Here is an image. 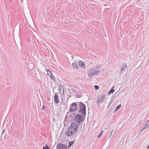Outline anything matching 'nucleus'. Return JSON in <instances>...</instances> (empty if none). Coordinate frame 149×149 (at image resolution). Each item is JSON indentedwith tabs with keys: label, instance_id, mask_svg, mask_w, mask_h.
I'll use <instances>...</instances> for the list:
<instances>
[{
	"label": "nucleus",
	"instance_id": "obj_1",
	"mask_svg": "<svg viewBox=\"0 0 149 149\" xmlns=\"http://www.w3.org/2000/svg\"><path fill=\"white\" fill-rule=\"evenodd\" d=\"M79 125V124H77L75 122L72 123L65 132L66 135L67 136H71L74 134L77 131Z\"/></svg>",
	"mask_w": 149,
	"mask_h": 149
},
{
	"label": "nucleus",
	"instance_id": "obj_2",
	"mask_svg": "<svg viewBox=\"0 0 149 149\" xmlns=\"http://www.w3.org/2000/svg\"><path fill=\"white\" fill-rule=\"evenodd\" d=\"M73 114L74 116V121L75 122V123H78V124L84 121L86 115L82 114H77L74 113Z\"/></svg>",
	"mask_w": 149,
	"mask_h": 149
},
{
	"label": "nucleus",
	"instance_id": "obj_3",
	"mask_svg": "<svg viewBox=\"0 0 149 149\" xmlns=\"http://www.w3.org/2000/svg\"><path fill=\"white\" fill-rule=\"evenodd\" d=\"M77 104L78 105L79 108L78 113L86 115V105L81 102H77Z\"/></svg>",
	"mask_w": 149,
	"mask_h": 149
},
{
	"label": "nucleus",
	"instance_id": "obj_4",
	"mask_svg": "<svg viewBox=\"0 0 149 149\" xmlns=\"http://www.w3.org/2000/svg\"><path fill=\"white\" fill-rule=\"evenodd\" d=\"M100 70H96L95 68H90L88 71V74L90 78L92 77L93 75L97 74L100 72Z\"/></svg>",
	"mask_w": 149,
	"mask_h": 149
},
{
	"label": "nucleus",
	"instance_id": "obj_5",
	"mask_svg": "<svg viewBox=\"0 0 149 149\" xmlns=\"http://www.w3.org/2000/svg\"><path fill=\"white\" fill-rule=\"evenodd\" d=\"M106 101V96L105 94H101L97 96L96 99V103L99 105Z\"/></svg>",
	"mask_w": 149,
	"mask_h": 149
},
{
	"label": "nucleus",
	"instance_id": "obj_6",
	"mask_svg": "<svg viewBox=\"0 0 149 149\" xmlns=\"http://www.w3.org/2000/svg\"><path fill=\"white\" fill-rule=\"evenodd\" d=\"M77 108V106L75 102H73L70 105V108L69 111L70 112H74L75 111Z\"/></svg>",
	"mask_w": 149,
	"mask_h": 149
},
{
	"label": "nucleus",
	"instance_id": "obj_7",
	"mask_svg": "<svg viewBox=\"0 0 149 149\" xmlns=\"http://www.w3.org/2000/svg\"><path fill=\"white\" fill-rule=\"evenodd\" d=\"M127 67V65L125 63H123L120 67V74L123 75L125 72L126 68Z\"/></svg>",
	"mask_w": 149,
	"mask_h": 149
},
{
	"label": "nucleus",
	"instance_id": "obj_8",
	"mask_svg": "<svg viewBox=\"0 0 149 149\" xmlns=\"http://www.w3.org/2000/svg\"><path fill=\"white\" fill-rule=\"evenodd\" d=\"M67 145L59 143L57 144L56 149H67Z\"/></svg>",
	"mask_w": 149,
	"mask_h": 149
},
{
	"label": "nucleus",
	"instance_id": "obj_9",
	"mask_svg": "<svg viewBox=\"0 0 149 149\" xmlns=\"http://www.w3.org/2000/svg\"><path fill=\"white\" fill-rule=\"evenodd\" d=\"M47 74L49 76V77H50L53 80H55V78L53 76V74L51 70L49 69H47Z\"/></svg>",
	"mask_w": 149,
	"mask_h": 149
},
{
	"label": "nucleus",
	"instance_id": "obj_10",
	"mask_svg": "<svg viewBox=\"0 0 149 149\" xmlns=\"http://www.w3.org/2000/svg\"><path fill=\"white\" fill-rule=\"evenodd\" d=\"M54 100L56 104L59 103V101L58 98V96L57 95L55 94L54 95Z\"/></svg>",
	"mask_w": 149,
	"mask_h": 149
},
{
	"label": "nucleus",
	"instance_id": "obj_11",
	"mask_svg": "<svg viewBox=\"0 0 149 149\" xmlns=\"http://www.w3.org/2000/svg\"><path fill=\"white\" fill-rule=\"evenodd\" d=\"M78 65L79 66L83 68H85L86 67L85 64H84V62L82 61H80L79 62Z\"/></svg>",
	"mask_w": 149,
	"mask_h": 149
},
{
	"label": "nucleus",
	"instance_id": "obj_12",
	"mask_svg": "<svg viewBox=\"0 0 149 149\" xmlns=\"http://www.w3.org/2000/svg\"><path fill=\"white\" fill-rule=\"evenodd\" d=\"M149 121H147L146 123V124L144 126L143 128L142 129L141 131H142L144 129H146L149 126Z\"/></svg>",
	"mask_w": 149,
	"mask_h": 149
},
{
	"label": "nucleus",
	"instance_id": "obj_13",
	"mask_svg": "<svg viewBox=\"0 0 149 149\" xmlns=\"http://www.w3.org/2000/svg\"><path fill=\"white\" fill-rule=\"evenodd\" d=\"M72 65L73 67L74 68V69H77L78 68V66L76 63H72Z\"/></svg>",
	"mask_w": 149,
	"mask_h": 149
},
{
	"label": "nucleus",
	"instance_id": "obj_14",
	"mask_svg": "<svg viewBox=\"0 0 149 149\" xmlns=\"http://www.w3.org/2000/svg\"><path fill=\"white\" fill-rule=\"evenodd\" d=\"M121 107V105L119 104L115 108L114 112L116 111H117L118 109H119Z\"/></svg>",
	"mask_w": 149,
	"mask_h": 149
},
{
	"label": "nucleus",
	"instance_id": "obj_15",
	"mask_svg": "<svg viewBox=\"0 0 149 149\" xmlns=\"http://www.w3.org/2000/svg\"><path fill=\"white\" fill-rule=\"evenodd\" d=\"M113 87H113V88L109 91V95H110L111 93H113L114 92L115 90L113 88Z\"/></svg>",
	"mask_w": 149,
	"mask_h": 149
},
{
	"label": "nucleus",
	"instance_id": "obj_16",
	"mask_svg": "<svg viewBox=\"0 0 149 149\" xmlns=\"http://www.w3.org/2000/svg\"><path fill=\"white\" fill-rule=\"evenodd\" d=\"M74 143V141H71L69 142V146L68 147V148H69Z\"/></svg>",
	"mask_w": 149,
	"mask_h": 149
},
{
	"label": "nucleus",
	"instance_id": "obj_17",
	"mask_svg": "<svg viewBox=\"0 0 149 149\" xmlns=\"http://www.w3.org/2000/svg\"><path fill=\"white\" fill-rule=\"evenodd\" d=\"M43 149H49V147L47 145H46L45 146L43 147Z\"/></svg>",
	"mask_w": 149,
	"mask_h": 149
},
{
	"label": "nucleus",
	"instance_id": "obj_18",
	"mask_svg": "<svg viewBox=\"0 0 149 149\" xmlns=\"http://www.w3.org/2000/svg\"><path fill=\"white\" fill-rule=\"evenodd\" d=\"M94 88L96 90L98 89L99 88V86L97 85H95L94 86Z\"/></svg>",
	"mask_w": 149,
	"mask_h": 149
},
{
	"label": "nucleus",
	"instance_id": "obj_19",
	"mask_svg": "<svg viewBox=\"0 0 149 149\" xmlns=\"http://www.w3.org/2000/svg\"><path fill=\"white\" fill-rule=\"evenodd\" d=\"M103 131H101V132L100 134L97 136V137L98 138H99L101 135L102 134V133H103Z\"/></svg>",
	"mask_w": 149,
	"mask_h": 149
},
{
	"label": "nucleus",
	"instance_id": "obj_20",
	"mask_svg": "<svg viewBox=\"0 0 149 149\" xmlns=\"http://www.w3.org/2000/svg\"><path fill=\"white\" fill-rule=\"evenodd\" d=\"M45 106L44 105H42V109L43 110H44L45 109Z\"/></svg>",
	"mask_w": 149,
	"mask_h": 149
},
{
	"label": "nucleus",
	"instance_id": "obj_21",
	"mask_svg": "<svg viewBox=\"0 0 149 149\" xmlns=\"http://www.w3.org/2000/svg\"><path fill=\"white\" fill-rule=\"evenodd\" d=\"M113 130H113H113H112L111 131V134H110V136H111V134H112V132H113Z\"/></svg>",
	"mask_w": 149,
	"mask_h": 149
},
{
	"label": "nucleus",
	"instance_id": "obj_22",
	"mask_svg": "<svg viewBox=\"0 0 149 149\" xmlns=\"http://www.w3.org/2000/svg\"><path fill=\"white\" fill-rule=\"evenodd\" d=\"M73 116V115L72 114H70V115L69 117L70 118H72V116Z\"/></svg>",
	"mask_w": 149,
	"mask_h": 149
},
{
	"label": "nucleus",
	"instance_id": "obj_23",
	"mask_svg": "<svg viewBox=\"0 0 149 149\" xmlns=\"http://www.w3.org/2000/svg\"><path fill=\"white\" fill-rule=\"evenodd\" d=\"M5 131V129H4L3 130V132H2V134H3V133Z\"/></svg>",
	"mask_w": 149,
	"mask_h": 149
},
{
	"label": "nucleus",
	"instance_id": "obj_24",
	"mask_svg": "<svg viewBox=\"0 0 149 149\" xmlns=\"http://www.w3.org/2000/svg\"><path fill=\"white\" fill-rule=\"evenodd\" d=\"M96 68H97L98 69V68H100V67H99V66H96Z\"/></svg>",
	"mask_w": 149,
	"mask_h": 149
},
{
	"label": "nucleus",
	"instance_id": "obj_25",
	"mask_svg": "<svg viewBox=\"0 0 149 149\" xmlns=\"http://www.w3.org/2000/svg\"><path fill=\"white\" fill-rule=\"evenodd\" d=\"M56 115L58 116H59V112H58V113H57Z\"/></svg>",
	"mask_w": 149,
	"mask_h": 149
},
{
	"label": "nucleus",
	"instance_id": "obj_26",
	"mask_svg": "<svg viewBox=\"0 0 149 149\" xmlns=\"http://www.w3.org/2000/svg\"><path fill=\"white\" fill-rule=\"evenodd\" d=\"M147 148L148 149H149V145L148 146Z\"/></svg>",
	"mask_w": 149,
	"mask_h": 149
},
{
	"label": "nucleus",
	"instance_id": "obj_27",
	"mask_svg": "<svg viewBox=\"0 0 149 149\" xmlns=\"http://www.w3.org/2000/svg\"><path fill=\"white\" fill-rule=\"evenodd\" d=\"M69 98H68L67 101L69 99Z\"/></svg>",
	"mask_w": 149,
	"mask_h": 149
},
{
	"label": "nucleus",
	"instance_id": "obj_28",
	"mask_svg": "<svg viewBox=\"0 0 149 149\" xmlns=\"http://www.w3.org/2000/svg\"><path fill=\"white\" fill-rule=\"evenodd\" d=\"M108 128H106V129H107Z\"/></svg>",
	"mask_w": 149,
	"mask_h": 149
}]
</instances>
